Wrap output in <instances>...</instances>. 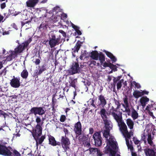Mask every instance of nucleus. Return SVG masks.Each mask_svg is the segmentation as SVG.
<instances>
[{"label":"nucleus","mask_w":156,"mask_h":156,"mask_svg":"<svg viewBox=\"0 0 156 156\" xmlns=\"http://www.w3.org/2000/svg\"><path fill=\"white\" fill-rule=\"evenodd\" d=\"M103 121L105 124V129L103 134L106 139L107 144L104 152L106 154H109V156H115L116 153L118 150L117 143L113 136L109 133L110 130L112 128V124L108 119Z\"/></svg>","instance_id":"1"},{"label":"nucleus","mask_w":156,"mask_h":156,"mask_svg":"<svg viewBox=\"0 0 156 156\" xmlns=\"http://www.w3.org/2000/svg\"><path fill=\"white\" fill-rule=\"evenodd\" d=\"M110 113L112 115L117 122L120 129L125 138L126 144L128 148L130 150L131 152H132V151H133V147L132 145L129 144V139L131 135H133L132 133L128 132L126 126L122 120V116L121 115H118L114 112L113 107H112L110 109Z\"/></svg>","instance_id":"2"},{"label":"nucleus","mask_w":156,"mask_h":156,"mask_svg":"<svg viewBox=\"0 0 156 156\" xmlns=\"http://www.w3.org/2000/svg\"><path fill=\"white\" fill-rule=\"evenodd\" d=\"M30 42V41H26L15 48L14 51H9L8 53L9 55L6 58V60L7 61H10L16 57L18 54L22 52Z\"/></svg>","instance_id":"3"},{"label":"nucleus","mask_w":156,"mask_h":156,"mask_svg":"<svg viewBox=\"0 0 156 156\" xmlns=\"http://www.w3.org/2000/svg\"><path fill=\"white\" fill-rule=\"evenodd\" d=\"M36 122L37 124L36 126L34 131L33 136H40L41 134L42 128L41 126L43 123V119L41 120L40 117L38 116H36Z\"/></svg>","instance_id":"4"},{"label":"nucleus","mask_w":156,"mask_h":156,"mask_svg":"<svg viewBox=\"0 0 156 156\" xmlns=\"http://www.w3.org/2000/svg\"><path fill=\"white\" fill-rule=\"evenodd\" d=\"M90 57L93 59L100 61L101 63L102 64L105 61L104 55L101 53H99L97 51H93L90 53Z\"/></svg>","instance_id":"5"},{"label":"nucleus","mask_w":156,"mask_h":156,"mask_svg":"<svg viewBox=\"0 0 156 156\" xmlns=\"http://www.w3.org/2000/svg\"><path fill=\"white\" fill-rule=\"evenodd\" d=\"M11 150V148L7 147L0 143V154L5 156H10L12 154Z\"/></svg>","instance_id":"6"},{"label":"nucleus","mask_w":156,"mask_h":156,"mask_svg":"<svg viewBox=\"0 0 156 156\" xmlns=\"http://www.w3.org/2000/svg\"><path fill=\"white\" fill-rule=\"evenodd\" d=\"M61 142L62 147L66 152L69 149V145L70 144V141L68 138L66 136H62Z\"/></svg>","instance_id":"7"},{"label":"nucleus","mask_w":156,"mask_h":156,"mask_svg":"<svg viewBox=\"0 0 156 156\" xmlns=\"http://www.w3.org/2000/svg\"><path fill=\"white\" fill-rule=\"evenodd\" d=\"M61 39L59 37L56 38L55 35L52 36L51 38H50L49 43L51 48L54 47L55 45L60 43Z\"/></svg>","instance_id":"8"},{"label":"nucleus","mask_w":156,"mask_h":156,"mask_svg":"<svg viewBox=\"0 0 156 156\" xmlns=\"http://www.w3.org/2000/svg\"><path fill=\"white\" fill-rule=\"evenodd\" d=\"M93 138L95 141V144L96 146H99L101 144L102 140L100 133L96 132L94 133Z\"/></svg>","instance_id":"9"},{"label":"nucleus","mask_w":156,"mask_h":156,"mask_svg":"<svg viewBox=\"0 0 156 156\" xmlns=\"http://www.w3.org/2000/svg\"><path fill=\"white\" fill-rule=\"evenodd\" d=\"M30 112L32 113H34L35 116L37 114L40 115L44 114L45 111L41 107H33L30 110Z\"/></svg>","instance_id":"10"},{"label":"nucleus","mask_w":156,"mask_h":156,"mask_svg":"<svg viewBox=\"0 0 156 156\" xmlns=\"http://www.w3.org/2000/svg\"><path fill=\"white\" fill-rule=\"evenodd\" d=\"M121 109L123 112H126L128 115H130V110L129 108L127 100L126 98L124 99V104H122L121 107Z\"/></svg>","instance_id":"11"},{"label":"nucleus","mask_w":156,"mask_h":156,"mask_svg":"<svg viewBox=\"0 0 156 156\" xmlns=\"http://www.w3.org/2000/svg\"><path fill=\"white\" fill-rule=\"evenodd\" d=\"M80 68L78 63L75 62L73 63L69 70V73L70 74H73L78 73L79 71Z\"/></svg>","instance_id":"12"},{"label":"nucleus","mask_w":156,"mask_h":156,"mask_svg":"<svg viewBox=\"0 0 156 156\" xmlns=\"http://www.w3.org/2000/svg\"><path fill=\"white\" fill-rule=\"evenodd\" d=\"M20 79L19 78H16L13 76V78L11 80L10 82L11 86L14 88L19 87L20 86Z\"/></svg>","instance_id":"13"},{"label":"nucleus","mask_w":156,"mask_h":156,"mask_svg":"<svg viewBox=\"0 0 156 156\" xmlns=\"http://www.w3.org/2000/svg\"><path fill=\"white\" fill-rule=\"evenodd\" d=\"M39 2V0H28L26 2V5L27 7L34 8Z\"/></svg>","instance_id":"14"},{"label":"nucleus","mask_w":156,"mask_h":156,"mask_svg":"<svg viewBox=\"0 0 156 156\" xmlns=\"http://www.w3.org/2000/svg\"><path fill=\"white\" fill-rule=\"evenodd\" d=\"M146 92L145 91L142 90H135L133 93L134 97L136 98H138L139 97L144 95L146 94Z\"/></svg>","instance_id":"15"},{"label":"nucleus","mask_w":156,"mask_h":156,"mask_svg":"<svg viewBox=\"0 0 156 156\" xmlns=\"http://www.w3.org/2000/svg\"><path fill=\"white\" fill-rule=\"evenodd\" d=\"M100 114L103 121L108 119V116L110 113L107 112L105 109H101L100 111Z\"/></svg>","instance_id":"16"},{"label":"nucleus","mask_w":156,"mask_h":156,"mask_svg":"<svg viewBox=\"0 0 156 156\" xmlns=\"http://www.w3.org/2000/svg\"><path fill=\"white\" fill-rule=\"evenodd\" d=\"M74 130L77 135H80L81 134V126L80 122H77L75 124Z\"/></svg>","instance_id":"17"},{"label":"nucleus","mask_w":156,"mask_h":156,"mask_svg":"<svg viewBox=\"0 0 156 156\" xmlns=\"http://www.w3.org/2000/svg\"><path fill=\"white\" fill-rule=\"evenodd\" d=\"M90 153L97 154V156H101L102 153L97 148H90L89 149Z\"/></svg>","instance_id":"18"},{"label":"nucleus","mask_w":156,"mask_h":156,"mask_svg":"<svg viewBox=\"0 0 156 156\" xmlns=\"http://www.w3.org/2000/svg\"><path fill=\"white\" fill-rule=\"evenodd\" d=\"M103 51L105 53L108 57L109 58L111 59L112 63H114L116 62L117 61L116 58L113 55L112 53L105 50H104Z\"/></svg>","instance_id":"19"},{"label":"nucleus","mask_w":156,"mask_h":156,"mask_svg":"<svg viewBox=\"0 0 156 156\" xmlns=\"http://www.w3.org/2000/svg\"><path fill=\"white\" fill-rule=\"evenodd\" d=\"M37 11L39 14L41 15L42 17H45L46 13L47 12V10L44 8H42L40 9H37Z\"/></svg>","instance_id":"20"},{"label":"nucleus","mask_w":156,"mask_h":156,"mask_svg":"<svg viewBox=\"0 0 156 156\" xmlns=\"http://www.w3.org/2000/svg\"><path fill=\"white\" fill-rule=\"evenodd\" d=\"M140 101L141 105L143 107V110L145 111L146 110V107L145 108L146 104V97H142L140 100Z\"/></svg>","instance_id":"21"},{"label":"nucleus","mask_w":156,"mask_h":156,"mask_svg":"<svg viewBox=\"0 0 156 156\" xmlns=\"http://www.w3.org/2000/svg\"><path fill=\"white\" fill-rule=\"evenodd\" d=\"M99 100L100 101V105H101L103 107H104L106 103V101L103 96L101 95L99 96Z\"/></svg>","instance_id":"22"},{"label":"nucleus","mask_w":156,"mask_h":156,"mask_svg":"<svg viewBox=\"0 0 156 156\" xmlns=\"http://www.w3.org/2000/svg\"><path fill=\"white\" fill-rule=\"evenodd\" d=\"M81 43L80 42H77L76 45L73 49V52L74 53L77 52L80 47Z\"/></svg>","instance_id":"23"},{"label":"nucleus","mask_w":156,"mask_h":156,"mask_svg":"<svg viewBox=\"0 0 156 156\" xmlns=\"http://www.w3.org/2000/svg\"><path fill=\"white\" fill-rule=\"evenodd\" d=\"M126 123L128 126V127L130 129H133V126L134 125L133 122L132 120L130 119H128L126 120Z\"/></svg>","instance_id":"24"},{"label":"nucleus","mask_w":156,"mask_h":156,"mask_svg":"<svg viewBox=\"0 0 156 156\" xmlns=\"http://www.w3.org/2000/svg\"><path fill=\"white\" fill-rule=\"evenodd\" d=\"M131 117L133 120L137 119L138 117V114L135 109H133L132 111Z\"/></svg>","instance_id":"25"},{"label":"nucleus","mask_w":156,"mask_h":156,"mask_svg":"<svg viewBox=\"0 0 156 156\" xmlns=\"http://www.w3.org/2000/svg\"><path fill=\"white\" fill-rule=\"evenodd\" d=\"M49 144L53 146H55L57 144L55 138L51 136L49 137Z\"/></svg>","instance_id":"26"},{"label":"nucleus","mask_w":156,"mask_h":156,"mask_svg":"<svg viewBox=\"0 0 156 156\" xmlns=\"http://www.w3.org/2000/svg\"><path fill=\"white\" fill-rule=\"evenodd\" d=\"M70 22L71 23L72 27L75 30L77 34L79 35H81V32L80 30H79V27L75 25L73 23L71 22Z\"/></svg>","instance_id":"27"},{"label":"nucleus","mask_w":156,"mask_h":156,"mask_svg":"<svg viewBox=\"0 0 156 156\" xmlns=\"http://www.w3.org/2000/svg\"><path fill=\"white\" fill-rule=\"evenodd\" d=\"M28 75V72L27 70L24 69L21 73V76L24 78H27Z\"/></svg>","instance_id":"28"},{"label":"nucleus","mask_w":156,"mask_h":156,"mask_svg":"<svg viewBox=\"0 0 156 156\" xmlns=\"http://www.w3.org/2000/svg\"><path fill=\"white\" fill-rule=\"evenodd\" d=\"M131 87H134L135 88H139L140 87V84L134 81L131 82Z\"/></svg>","instance_id":"29"},{"label":"nucleus","mask_w":156,"mask_h":156,"mask_svg":"<svg viewBox=\"0 0 156 156\" xmlns=\"http://www.w3.org/2000/svg\"><path fill=\"white\" fill-rule=\"evenodd\" d=\"M77 82V81L76 79H74L71 81L70 82H69L70 85L72 87H74L76 88V83Z\"/></svg>","instance_id":"30"},{"label":"nucleus","mask_w":156,"mask_h":156,"mask_svg":"<svg viewBox=\"0 0 156 156\" xmlns=\"http://www.w3.org/2000/svg\"><path fill=\"white\" fill-rule=\"evenodd\" d=\"M123 82V80L122 79L119 81L117 84V88L118 89H120L122 86V83Z\"/></svg>","instance_id":"31"},{"label":"nucleus","mask_w":156,"mask_h":156,"mask_svg":"<svg viewBox=\"0 0 156 156\" xmlns=\"http://www.w3.org/2000/svg\"><path fill=\"white\" fill-rule=\"evenodd\" d=\"M34 138L36 139L37 143H38L39 144H41L44 140L45 137L43 136H42L40 139H36L35 137H34Z\"/></svg>","instance_id":"32"},{"label":"nucleus","mask_w":156,"mask_h":156,"mask_svg":"<svg viewBox=\"0 0 156 156\" xmlns=\"http://www.w3.org/2000/svg\"><path fill=\"white\" fill-rule=\"evenodd\" d=\"M87 51H82V54L80 57V58L81 59H83V58H85L87 57L86 55Z\"/></svg>","instance_id":"33"},{"label":"nucleus","mask_w":156,"mask_h":156,"mask_svg":"<svg viewBox=\"0 0 156 156\" xmlns=\"http://www.w3.org/2000/svg\"><path fill=\"white\" fill-rule=\"evenodd\" d=\"M146 133L145 132V130H144V132L141 134V140L144 141V143H146Z\"/></svg>","instance_id":"34"},{"label":"nucleus","mask_w":156,"mask_h":156,"mask_svg":"<svg viewBox=\"0 0 156 156\" xmlns=\"http://www.w3.org/2000/svg\"><path fill=\"white\" fill-rule=\"evenodd\" d=\"M109 68L113 70L114 72L116 71L117 70V67L116 65H115L111 63L110 65Z\"/></svg>","instance_id":"35"},{"label":"nucleus","mask_w":156,"mask_h":156,"mask_svg":"<svg viewBox=\"0 0 156 156\" xmlns=\"http://www.w3.org/2000/svg\"><path fill=\"white\" fill-rule=\"evenodd\" d=\"M61 12V13L59 14V15L60 16V18L61 19L64 20L67 18V14L64 13H62L61 12Z\"/></svg>","instance_id":"36"},{"label":"nucleus","mask_w":156,"mask_h":156,"mask_svg":"<svg viewBox=\"0 0 156 156\" xmlns=\"http://www.w3.org/2000/svg\"><path fill=\"white\" fill-rule=\"evenodd\" d=\"M101 65H102L104 67H110V65H111V62L107 63L106 62H105L104 63H103Z\"/></svg>","instance_id":"37"},{"label":"nucleus","mask_w":156,"mask_h":156,"mask_svg":"<svg viewBox=\"0 0 156 156\" xmlns=\"http://www.w3.org/2000/svg\"><path fill=\"white\" fill-rule=\"evenodd\" d=\"M133 141L136 144H138L140 143V141L138 140L136 137H134L133 138Z\"/></svg>","instance_id":"38"},{"label":"nucleus","mask_w":156,"mask_h":156,"mask_svg":"<svg viewBox=\"0 0 156 156\" xmlns=\"http://www.w3.org/2000/svg\"><path fill=\"white\" fill-rule=\"evenodd\" d=\"M92 65H93L94 66L97 65L98 66H99L100 65V64L98 62L97 63L95 61H91L90 62V66H91Z\"/></svg>","instance_id":"39"},{"label":"nucleus","mask_w":156,"mask_h":156,"mask_svg":"<svg viewBox=\"0 0 156 156\" xmlns=\"http://www.w3.org/2000/svg\"><path fill=\"white\" fill-rule=\"evenodd\" d=\"M60 8L58 6H56L55 7L53 10V12H55L56 13H58V12L60 10Z\"/></svg>","instance_id":"40"},{"label":"nucleus","mask_w":156,"mask_h":156,"mask_svg":"<svg viewBox=\"0 0 156 156\" xmlns=\"http://www.w3.org/2000/svg\"><path fill=\"white\" fill-rule=\"evenodd\" d=\"M121 77V76H119L117 78L114 77V79H113L114 82L115 83L119 81V80H120Z\"/></svg>","instance_id":"41"},{"label":"nucleus","mask_w":156,"mask_h":156,"mask_svg":"<svg viewBox=\"0 0 156 156\" xmlns=\"http://www.w3.org/2000/svg\"><path fill=\"white\" fill-rule=\"evenodd\" d=\"M66 117L64 115H62L60 118V121L62 122L65 121L66 120Z\"/></svg>","instance_id":"42"},{"label":"nucleus","mask_w":156,"mask_h":156,"mask_svg":"<svg viewBox=\"0 0 156 156\" xmlns=\"http://www.w3.org/2000/svg\"><path fill=\"white\" fill-rule=\"evenodd\" d=\"M84 145L87 147L89 148L90 147V144L89 142V140H87L86 143L85 142Z\"/></svg>","instance_id":"43"},{"label":"nucleus","mask_w":156,"mask_h":156,"mask_svg":"<svg viewBox=\"0 0 156 156\" xmlns=\"http://www.w3.org/2000/svg\"><path fill=\"white\" fill-rule=\"evenodd\" d=\"M60 18V16L59 15L58 16H55L53 19L54 21L55 22H57L59 19Z\"/></svg>","instance_id":"44"},{"label":"nucleus","mask_w":156,"mask_h":156,"mask_svg":"<svg viewBox=\"0 0 156 156\" xmlns=\"http://www.w3.org/2000/svg\"><path fill=\"white\" fill-rule=\"evenodd\" d=\"M13 153L16 156H20V153L16 150L14 151Z\"/></svg>","instance_id":"45"},{"label":"nucleus","mask_w":156,"mask_h":156,"mask_svg":"<svg viewBox=\"0 0 156 156\" xmlns=\"http://www.w3.org/2000/svg\"><path fill=\"white\" fill-rule=\"evenodd\" d=\"M59 32L60 33H61L62 35L63 36H64V37H65L66 36V33H65V32L62 30H59Z\"/></svg>","instance_id":"46"},{"label":"nucleus","mask_w":156,"mask_h":156,"mask_svg":"<svg viewBox=\"0 0 156 156\" xmlns=\"http://www.w3.org/2000/svg\"><path fill=\"white\" fill-rule=\"evenodd\" d=\"M6 6L5 4V3H3L1 5V8L2 9H4Z\"/></svg>","instance_id":"47"},{"label":"nucleus","mask_w":156,"mask_h":156,"mask_svg":"<svg viewBox=\"0 0 156 156\" xmlns=\"http://www.w3.org/2000/svg\"><path fill=\"white\" fill-rule=\"evenodd\" d=\"M30 21H26L25 22H22L21 23V24L22 26H23L25 25V24H26L28 23L29 22H30Z\"/></svg>","instance_id":"48"},{"label":"nucleus","mask_w":156,"mask_h":156,"mask_svg":"<svg viewBox=\"0 0 156 156\" xmlns=\"http://www.w3.org/2000/svg\"><path fill=\"white\" fill-rule=\"evenodd\" d=\"M9 34V31H5L3 32V35H5Z\"/></svg>","instance_id":"49"},{"label":"nucleus","mask_w":156,"mask_h":156,"mask_svg":"<svg viewBox=\"0 0 156 156\" xmlns=\"http://www.w3.org/2000/svg\"><path fill=\"white\" fill-rule=\"evenodd\" d=\"M20 134L19 133H17L15 134H14L13 138H16L17 136H20Z\"/></svg>","instance_id":"50"},{"label":"nucleus","mask_w":156,"mask_h":156,"mask_svg":"<svg viewBox=\"0 0 156 156\" xmlns=\"http://www.w3.org/2000/svg\"><path fill=\"white\" fill-rule=\"evenodd\" d=\"M35 63L37 65L39 64L40 62V60L38 59H37L35 61Z\"/></svg>","instance_id":"51"},{"label":"nucleus","mask_w":156,"mask_h":156,"mask_svg":"<svg viewBox=\"0 0 156 156\" xmlns=\"http://www.w3.org/2000/svg\"><path fill=\"white\" fill-rule=\"evenodd\" d=\"M12 27L13 28H14V29H15L16 30H17V26H16V25L15 24H14V23L12 25Z\"/></svg>","instance_id":"52"},{"label":"nucleus","mask_w":156,"mask_h":156,"mask_svg":"<svg viewBox=\"0 0 156 156\" xmlns=\"http://www.w3.org/2000/svg\"><path fill=\"white\" fill-rule=\"evenodd\" d=\"M44 71V70L43 69H40L39 71L38 74H41Z\"/></svg>","instance_id":"53"},{"label":"nucleus","mask_w":156,"mask_h":156,"mask_svg":"<svg viewBox=\"0 0 156 156\" xmlns=\"http://www.w3.org/2000/svg\"><path fill=\"white\" fill-rule=\"evenodd\" d=\"M89 132L91 134L93 133V129L92 128H90L89 129Z\"/></svg>","instance_id":"54"},{"label":"nucleus","mask_w":156,"mask_h":156,"mask_svg":"<svg viewBox=\"0 0 156 156\" xmlns=\"http://www.w3.org/2000/svg\"><path fill=\"white\" fill-rule=\"evenodd\" d=\"M131 154L132 156H137V154L134 152L132 151Z\"/></svg>","instance_id":"55"},{"label":"nucleus","mask_w":156,"mask_h":156,"mask_svg":"<svg viewBox=\"0 0 156 156\" xmlns=\"http://www.w3.org/2000/svg\"><path fill=\"white\" fill-rule=\"evenodd\" d=\"M64 132H65V134H67L68 133V130L66 128H64L63 129Z\"/></svg>","instance_id":"56"},{"label":"nucleus","mask_w":156,"mask_h":156,"mask_svg":"<svg viewBox=\"0 0 156 156\" xmlns=\"http://www.w3.org/2000/svg\"><path fill=\"white\" fill-rule=\"evenodd\" d=\"M3 66V65L2 62H0V69H1Z\"/></svg>","instance_id":"57"},{"label":"nucleus","mask_w":156,"mask_h":156,"mask_svg":"<svg viewBox=\"0 0 156 156\" xmlns=\"http://www.w3.org/2000/svg\"><path fill=\"white\" fill-rule=\"evenodd\" d=\"M111 80V77L109 76H108V80L110 81Z\"/></svg>","instance_id":"58"},{"label":"nucleus","mask_w":156,"mask_h":156,"mask_svg":"<svg viewBox=\"0 0 156 156\" xmlns=\"http://www.w3.org/2000/svg\"><path fill=\"white\" fill-rule=\"evenodd\" d=\"M70 110V109L68 108H67L66 109L65 112L67 113V112Z\"/></svg>","instance_id":"59"},{"label":"nucleus","mask_w":156,"mask_h":156,"mask_svg":"<svg viewBox=\"0 0 156 156\" xmlns=\"http://www.w3.org/2000/svg\"><path fill=\"white\" fill-rule=\"evenodd\" d=\"M73 93H74V94L73 99H74L75 98V96L76 95V91L74 92Z\"/></svg>","instance_id":"60"},{"label":"nucleus","mask_w":156,"mask_h":156,"mask_svg":"<svg viewBox=\"0 0 156 156\" xmlns=\"http://www.w3.org/2000/svg\"><path fill=\"white\" fill-rule=\"evenodd\" d=\"M113 71V70H112H112H111L110 71V72L108 73L109 74H110L112 73Z\"/></svg>","instance_id":"61"},{"label":"nucleus","mask_w":156,"mask_h":156,"mask_svg":"<svg viewBox=\"0 0 156 156\" xmlns=\"http://www.w3.org/2000/svg\"><path fill=\"white\" fill-rule=\"evenodd\" d=\"M5 52H6V51L5 50V49H3V54H5Z\"/></svg>","instance_id":"62"},{"label":"nucleus","mask_w":156,"mask_h":156,"mask_svg":"<svg viewBox=\"0 0 156 156\" xmlns=\"http://www.w3.org/2000/svg\"><path fill=\"white\" fill-rule=\"evenodd\" d=\"M144 152L145 154L146 155V151L145 149H144Z\"/></svg>","instance_id":"63"},{"label":"nucleus","mask_w":156,"mask_h":156,"mask_svg":"<svg viewBox=\"0 0 156 156\" xmlns=\"http://www.w3.org/2000/svg\"><path fill=\"white\" fill-rule=\"evenodd\" d=\"M66 23H67V24H68V23H69V21H66Z\"/></svg>","instance_id":"64"}]
</instances>
